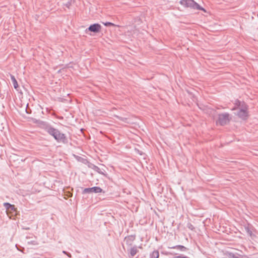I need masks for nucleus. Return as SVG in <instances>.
Returning <instances> with one entry per match:
<instances>
[{"instance_id":"1","label":"nucleus","mask_w":258,"mask_h":258,"mask_svg":"<svg viewBox=\"0 0 258 258\" xmlns=\"http://www.w3.org/2000/svg\"><path fill=\"white\" fill-rule=\"evenodd\" d=\"M37 122L40 127L43 129L49 135L53 137L57 143H61L63 144L68 143V139L67 136L61 133L58 129L53 127L49 123L42 120H38Z\"/></svg>"},{"instance_id":"2","label":"nucleus","mask_w":258,"mask_h":258,"mask_svg":"<svg viewBox=\"0 0 258 258\" xmlns=\"http://www.w3.org/2000/svg\"><path fill=\"white\" fill-rule=\"evenodd\" d=\"M179 4L185 8H190L194 10L205 11L204 8L194 0H180Z\"/></svg>"},{"instance_id":"3","label":"nucleus","mask_w":258,"mask_h":258,"mask_svg":"<svg viewBox=\"0 0 258 258\" xmlns=\"http://www.w3.org/2000/svg\"><path fill=\"white\" fill-rule=\"evenodd\" d=\"M231 118L230 116L229 113L227 112L221 113L218 115V120L216 121L217 124H219L220 125L224 126L228 124Z\"/></svg>"},{"instance_id":"4","label":"nucleus","mask_w":258,"mask_h":258,"mask_svg":"<svg viewBox=\"0 0 258 258\" xmlns=\"http://www.w3.org/2000/svg\"><path fill=\"white\" fill-rule=\"evenodd\" d=\"M247 109L248 108L247 105L244 102H243V104L242 105V108L240 109L237 112V115L243 120L246 119L248 116Z\"/></svg>"},{"instance_id":"5","label":"nucleus","mask_w":258,"mask_h":258,"mask_svg":"<svg viewBox=\"0 0 258 258\" xmlns=\"http://www.w3.org/2000/svg\"><path fill=\"white\" fill-rule=\"evenodd\" d=\"M101 26L99 23H94L91 24L85 30V33H88L89 31L94 33H99L101 29Z\"/></svg>"},{"instance_id":"6","label":"nucleus","mask_w":258,"mask_h":258,"mask_svg":"<svg viewBox=\"0 0 258 258\" xmlns=\"http://www.w3.org/2000/svg\"><path fill=\"white\" fill-rule=\"evenodd\" d=\"M103 190L99 186H94L92 187L85 188L82 191V194L100 193L102 192Z\"/></svg>"},{"instance_id":"7","label":"nucleus","mask_w":258,"mask_h":258,"mask_svg":"<svg viewBox=\"0 0 258 258\" xmlns=\"http://www.w3.org/2000/svg\"><path fill=\"white\" fill-rule=\"evenodd\" d=\"M138 248H141V246L138 247L137 245H134L130 248L127 249L128 254L129 256L134 257L139 252Z\"/></svg>"},{"instance_id":"8","label":"nucleus","mask_w":258,"mask_h":258,"mask_svg":"<svg viewBox=\"0 0 258 258\" xmlns=\"http://www.w3.org/2000/svg\"><path fill=\"white\" fill-rule=\"evenodd\" d=\"M136 235H130L125 237L124 241L125 242L126 244L128 246H131L132 245V243L136 239Z\"/></svg>"},{"instance_id":"9","label":"nucleus","mask_w":258,"mask_h":258,"mask_svg":"<svg viewBox=\"0 0 258 258\" xmlns=\"http://www.w3.org/2000/svg\"><path fill=\"white\" fill-rule=\"evenodd\" d=\"M3 205L7 210H11L13 211H16V208H15V206L9 203H4Z\"/></svg>"},{"instance_id":"10","label":"nucleus","mask_w":258,"mask_h":258,"mask_svg":"<svg viewBox=\"0 0 258 258\" xmlns=\"http://www.w3.org/2000/svg\"><path fill=\"white\" fill-rule=\"evenodd\" d=\"M92 168L95 171H96L97 172H98V173L100 174H102V175H105V173H106V171H105V170L104 169H101L99 167H98V166L95 165H93V167H92Z\"/></svg>"},{"instance_id":"11","label":"nucleus","mask_w":258,"mask_h":258,"mask_svg":"<svg viewBox=\"0 0 258 258\" xmlns=\"http://www.w3.org/2000/svg\"><path fill=\"white\" fill-rule=\"evenodd\" d=\"M11 79L12 80L13 86L15 89L18 90V88H19V86L17 83V81L15 77V76L12 74H10Z\"/></svg>"},{"instance_id":"12","label":"nucleus","mask_w":258,"mask_h":258,"mask_svg":"<svg viewBox=\"0 0 258 258\" xmlns=\"http://www.w3.org/2000/svg\"><path fill=\"white\" fill-rule=\"evenodd\" d=\"M170 248H173V249H176L181 251H185L187 249V248L186 247H185L184 246H183V245H177L174 246L170 247Z\"/></svg>"},{"instance_id":"13","label":"nucleus","mask_w":258,"mask_h":258,"mask_svg":"<svg viewBox=\"0 0 258 258\" xmlns=\"http://www.w3.org/2000/svg\"><path fill=\"white\" fill-rule=\"evenodd\" d=\"M159 255L158 251L154 250L150 254V258H158Z\"/></svg>"},{"instance_id":"14","label":"nucleus","mask_w":258,"mask_h":258,"mask_svg":"<svg viewBox=\"0 0 258 258\" xmlns=\"http://www.w3.org/2000/svg\"><path fill=\"white\" fill-rule=\"evenodd\" d=\"M187 227L191 230H195V227L191 223H188L186 225Z\"/></svg>"},{"instance_id":"15","label":"nucleus","mask_w":258,"mask_h":258,"mask_svg":"<svg viewBox=\"0 0 258 258\" xmlns=\"http://www.w3.org/2000/svg\"><path fill=\"white\" fill-rule=\"evenodd\" d=\"M103 24L104 25V26H105L106 27L115 26V25L113 23H112L111 22H106L105 23H103Z\"/></svg>"},{"instance_id":"16","label":"nucleus","mask_w":258,"mask_h":258,"mask_svg":"<svg viewBox=\"0 0 258 258\" xmlns=\"http://www.w3.org/2000/svg\"><path fill=\"white\" fill-rule=\"evenodd\" d=\"M245 229L246 231V232L249 235H252V231H251V230L249 229V228L248 227H245Z\"/></svg>"},{"instance_id":"17","label":"nucleus","mask_w":258,"mask_h":258,"mask_svg":"<svg viewBox=\"0 0 258 258\" xmlns=\"http://www.w3.org/2000/svg\"><path fill=\"white\" fill-rule=\"evenodd\" d=\"M28 244H32V245H37L38 244V242L36 241H35V240H32V241H28Z\"/></svg>"},{"instance_id":"18","label":"nucleus","mask_w":258,"mask_h":258,"mask_svg":"<svg viewBox=\"0 0 258 258\" xmlns=\"http://www.w3.org/2000/svg\"><path fill=\"white\" fill-rule=\"evenodd\" d=\"M116 117L117 118H118V119H119L120 120H121V121H125V120H126V118H124V117H120V116H117V115L116 116Z\"/></svg>"},{"instance_id":"19","label":"nucleus","mask_w":258,"mask_h":258,"mask_svg":"<svg viewBox=\"0 0 258 258\" xmlns=\"http://www.w3.org/2000/svg\"><path fill=\"white\" fill-rule=\"evenodd\" d=\"M62 252L64 254H66L68 257H72V254L70 253H69V252H67L66 251H64V250H63L62 251Z\"/></svg>"},{"instance_id":"20","label":"nucleus","mask_w":258,"mask_h":258,"mask_svg":"<svg viewBox=\"0 0 258 258\" xmlns=\"http://www.w3.org/2000/svg\"><path fill=\"white\" fill-rule=\"evenodd\" d=\"M235 105H236L238 106H240L241 102L239 100H236L235 101Z\"/></svg>"},{"instance_id":"21","label":"nucleus","mask_w":258,"mask_h":258,"mask_svg":"<svg viewBox=\"0 0 258 258\" xmlns=\"http://www.w3.org/2000/svg\"><path fill=\"white\" fill-rule=\"evenodd\" d=\"M65 6L67 7L68 8H70V7L71 5V3L70 2H67L65 5Z\"/></svg>"},{"instance_id":"22","label":"nucleus","mask_w":258,"mask_h":258,"mask_svg":"<svg viewBox=\"0 0 258 258\" xmlns=\"http://www.w3.org/2000/svg\"><path fill=\"white\" fill-rule=\"evenodd\" d=\"M26 113H28V114L30 113L27 111V109H26Z\"/></svg>"},{"instance_id":"23","label":"nucleus","mask_w":258,"mask_h":258,"mask_svg":"<svg viewBox=\"0 0 258 258\" xmlns=\"http://www.w3.org/2000/svg\"><path fill=\"white\" fill-rule=\"evenodd\" d=\"M233 258H239L238 256H235L234 255H233Z\"/></svg>"}]
</instances>
